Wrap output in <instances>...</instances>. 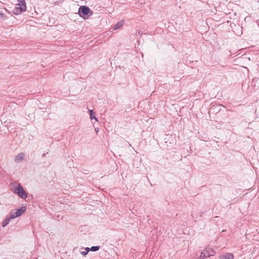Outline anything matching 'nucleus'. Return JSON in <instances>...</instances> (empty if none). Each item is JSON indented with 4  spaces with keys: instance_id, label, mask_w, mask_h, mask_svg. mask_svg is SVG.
<instances>
[{
    "instance_id": "obj_2",
    "label": "nucleus",
    "mask_w": 259,
    "mask_h": 259,
    "mask_svg": "<svg viewBox=\"0 0 259 259\" xmlns=\"http://www.w3.org/2000/svg\"><path fill=\"white\" fill-rule=\"evenodd\" d=\"M26 7L25 0H18L16 7V13H19L26 10Z\"/></svg>"
},
{
    "instance_id": "obj_6",
    "label": "nucleus",
    "mask_w": 259,
    "mask_h": 259,
    "mask_svg": "<svg viewBox=\"0 0 259 259\" xmlns=\"http://www.w3.org/2000/svg\"><path fill=\"white\" fill-rule=\"evenodd\" d=\"M25 157V154L23 153H20L18 154L14 158L15 162L19 163L22 161Z\"/></svg>"
},
{
    "instance_id": "obj_12",
    "label": "nucleus",
    "mask_w": 259,
    "mask_h": 259,
    "mask_svg": "<svg viewBox=\"0 0 259 259\" xmlns=\"http://www.w3.org/2000/svg\"><path fill=\"white\" fill-rule=\"evenodd\" d=\"M89 111H90V118L91 119H95L96 120V121H97V118L95 116V112H94L93 111V110H90Z\"/></svg>"
},
{
    "instance_id": "obj_7",
    "label": "nucleus",
    "mask_w": 259,
    "mask_h": 259,
    "mask_svg": "<svg viewBox=\"0 0 259 259\" xmlns=\"http://www.w3.org/2000/svg\"><path fill=\"white\" fill-rule=\"evenodd\" d=\"M26 210V208L25 206H23L20 209H17L15 212H16V215L18 216V217L21 216L23 213L25 212Z\"/></svg>"
},
{
    "instance_id": "obj_14",
    "label": "nucleus",
    "mask_w": 259,
    "mask_h": 259,
    "mask_svg": "<svg viewBox=\"0 0 259 259\" xmlns=\"http://www.w3.org/2000/svg\"><path fill=\"white\" fill-rule=\"evenodd\" d=\"M42 156V157L45 156V154H43Z\"/></svg>"
},
{
    "instance_id": "obj_8",
    "label": "nucleus",
    "mask_w": 259,
    "mask_h": 259,
    "mask_svg": "<svg viewBox=\"0 0 259 259\" xmlns=\"http://www.w3.org/2000/svg\"><path fill=\"white\" fill-rule=\"evenodd\" d=\"M220 259H234L233 254L227 253L220 256Z\"/></svg>"
},
{
    "instance_id": "obj_4",
    "label": "nucleus",
    "mask_w": 259,
    "mask_h": 259,
    "mask_svg": "<svg viewBox=\"0 0 259 259\" xmlns=\"http://www.w3.org/2000/svg\"><path fill=\"white\" fill-rule=\"evenodd\" d=\"M213 251L211 250H203L200 256L199 259H204V258L209 257L211 255H213Z\"/></svg>"
},
{
    "instance_id": "obj_11",
    "label": "nucleus",
    "mask_w": 259,
    "mask_h": 259,
    "mask_svg": "<svg viewBox=\"0 0 259 259\" xmlns=\"http://www.w3.org/2000/svg\"><path fill=\"white\" fill-rule=\"evenodd\" d=\"M11 220L9 219V218L7 217L3 222L2 226L3 227H6L9 223Z\"/></svg>"
},
{
    "instance_id": "obj_9",
    "label": "nucleus",
    "mask_w": 259,
    "mask_h": 259,
    "mask_svg": "<svg viewBox=\"0 0 259 259\" xmlns=\"http://www.w3.org/2000/svg\"><path fill=\"white\" fill-rule=\"evenodd\" d=\"M124 22L122 21H119L117 22L114 26H113V29L116 30L120 28L123 24Z\"/></svg>"
},
{
    "instance_id": "obj_13",
    "label": "nucleus",
    "mask_w": 259,
    "mask_h": 259,
    "mask_svg": "<svg viewBox=\"0 0 259 259\" xmlns=\"http://www.w3.org/2000/svg\"><path fill=\"white\" fill-rule=\"evenodd\" d=\"M4 17H6L5 15L2 13H0V18H4Z\"/></svg>"
},
{
    "instance_id": "obj_5",
    "label": "nucleus",
    "mask_w": 259,
    "mask_h": 259,
    "mask_svg": "<svg viewBox=\"0 0 259 259\" xmlns=\"http://www.w3.org/2000/svg\"><path fill=\"white\" fill-rule=\"evenodd\" d=\"M100 248V246H94L91 247V248L86 247L85 248V250H87V252H81V254L83 256H85L90 250L92 251H96L98 250Z\"/></svg>"
},
{
    "instance_id": "obj_15",
    "label": "nucleus",
    "mask_w": 259,
    "mask_h": 259,
    "mask_svg": "<svg viewBox=\"0 0 259 259\" xmlns=\"http://www.w3.org/2000/svg\"><path fill=\"white\" fill-rule=\"evenodd\" d=\"M82 252H87V251L85 250L84 251H82Z\"/></svg>"
},
{
    "instance_id": "obj_10",
    "label": "nucleus",
    "mask_w": 259,
    "mask_h": 259,
    "mask_svg": "<svg viewBox=\"0 0 259 259\" xmlns=\"http://www.w3.org/2000/svg\"><path fill=\"white\" fill-rule=\"evenodd\" d=\"M8 217L9 218V219L11 220L18 217V216L16 215V212L15 211H11L10 215Z\"/></svg>"
},
{
    "instance_id": "obj_1",
    "label": "nucleus",
    "mask_w": 259,
    "mask_h": 259,
    "mask_svg": "<svg viewBox=\"0 0 259 259\" xmlns=\"http://www.w3.org/2000/svg\"><path fill=\"white\" fill-rule=\"evenodd\" d=\"M11 188L12 191L21 198L25 199L27 197V193L19 183L16 182L12 183L11 184Z\"/></svg>"
},
{
    "instance_id": "obj_3",
    "label": "nucleus",
    "mask_w": 259,
    "mask_h": 259,
    "mask_svg": "<svg viewBox=\"0 0 259 259\" xmlns=\"http://www.w3.org/2000/svg\"><path fill=\"white\" fill-rule=\"evenodd\" d=\"M90 11L91 10L89 7L86 6H80L78 9V14L80 16L83 17V16L88 15Z\"/></svg>"
}]
</instances>
